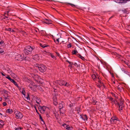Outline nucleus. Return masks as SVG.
<instances>
[{
    "mask_svg": "<svg viewBox=\"0 0 130 130\" xmlns=\"http://www.w3.org/2000/svg\"><path fill=\"white\" fill-rule=\"evenodd\" d=\"M57 82L58 84L61 86H63L68 87L69 86V83L64 80H58Z\"/></svg>",
    "mask_w": 130,
    "mask_h": 130,
    "instance_id": "obj_3",
    "label": "nucleus"
},
{
    "mask_svg": "<svg viewBox=\"0 0 130 130\" xmlns=\"http://www.w3.org/2000/svg\"><path fill=\"white\" fill-rule=\"evenodd\" d=\"M20 32L22 33L23 34H25L26 32L24 30H22L20 31Z\"/></svg>",
    "mask_w": 130,
    "mask_h": 130,
    "instance_id": "obj_53",
    "label": "nucleus"
},
{
    "mask_svg": "<svg viewBox=\"0 0 130 130\" xmlns=\"http://www.w3.org/2000/svg\"><path fill=\"white\" fill-rule=\"evenodd\" d=\"M36 101L37 104H39V103L41 102V100L40 98H37V97H36Z\"/></svg>",
    "mask_w": 130,
    "mask_h": 130,
    "instance_id": "obj_22",
    "label": "nucleus"
},
{
    "mask_svg": "<svg viewBox=\"0 0 130 130\" xmlns=\"http://www.w3.org/2000/svg\"><path fill=\"white\" fill-rule=\"evenodd\" d=\"M35 66L38 67L40 71L41 72H44L46 71V67L43 64L39 65L37 64H36Z\"/></svg>",
    "mask_w": 130,
    "mask_h": 130,
    "instance_id": "obj_2",
    "label": "nucleus"
},
{
    "mask_svg": "<svg viewBox=\"0 0 130 130\" xmlns=\"http://www.w3.org/2000/svg\"><path fill=\"white\" fill-rule=\"evenodd\" d=\"M4 52V51L3 48H0V54L3 53Z\"/></svg>",
    "mask_w": 130,
    "mask_h": 130,
    "instance_id": "obj_39",
    "label": "nucleus"
},
{
    "mask_svg": "<svg viewBox=\"0 0 130 130\" xmlns=\"http://www.w3.org/2000/svg\"><path fill=\"white\" fill-rule=\"evenodd\" d=\"M26 57H24V55H22L21 54H19L15 56V59L16 60L18 61H22L24 60H26Z\"/></svg>",
    "mask_w": 130,
    "mask_h": 130,
    "instance_id": "obj_4",
    "label": "nucleus"
},
{
    "mask_svg": "<svg viewBox=\"0 0 130 130\" xmlns=\"http://www.w3.org/2000/svg\"><path fill=\"white\" fill-rule=\"evenodd\" d=\"M77 56L79 58L82 59V60L84 61H85L86 60H87L84 58L80 54H77Z\"/></svg>",
    "mask_w": 130,
    "mask_h": 130,
    "instance_id": "obj_17",
    "label": "nucleus"
},
{
    "mask_svg": "<svg viewBox=\"0 0 130 130\" xmlns=\"http://www.w3.org/2000/svg\"><path fill=\"white\" fill-rule=\"evenodd\" d=\"M6 78L9 79L11 82L13 83L16 87H18V86L17 82L15 81L14 79H11L9 75H7V76L6 77Z\"/></svg>",
    "mask_w": 130,
    "mask_h": 130,
    "instance_id": "obj_9",
    "label": "nucleus"
},
{
    "mask_svg": "<svg viewBox=\"0 0 130 130\" xmlns=\"http://www.w3.org/2000/svg\"><path fill=\"white\" fill-rule=\"evenodd\" d=\"M117 121H119V120L118 118L116 117H112L111 118L110 120V121L112 124L116 123Z\"/></svg>",
    "mask_w": 130,
    "mask_h": 130,
    "instance_id": "obj_8",
    "label": "nucleus"
},
{
    "mask_svg": "<svg viewBox=\"0 0 130 130\" xmlns=\"http://www.w3.org/2000/svg\"><path fill=\"white\" fill-rule=\"evenodd\" d=\"M72 46V44L71 43H69L68 44H67V47L68 48H69L71 47Z\"/></svg>",
    "mask_w": 130,
    "mask_h": 130,
    "instance_id": "obj_31",
    "label": "nucleus"
},
{
    "mask_svg": "<svg viewBox=\"0 0 130 130\" xmlns=\"http://www.w3.org/2000/svg\"><path fill=\"white\" fill-rule=\"evenodd\" d=\"M98 103V101L95 100H93L92 102V104L95 105L97 103Z\"/></svg>",
    "mask_w": 130,
    "mask_h": 130,
    "instance_id": "obj_33",
    "label": "nucleus"
},
{
    "mask_svg": "<svg viewBox=\"0 0 130 130\" xmlns=\"http://www.w3.org/2000/svg\"><path fill=\"white\" fill-rule=\"evenodd\" d=\"M122 11L124 13H126L127 12V11L126 9H125L124 10H122Z\"/></svg>",
    "mask_w": 130,
    "mask_h": 130,
    "instance_id": "obj_49",
    "label": "nucleus"
},
{
    "mask_svg": "<svg viewBox=\"0 0 130 130\" xmlns=\"http://www.w3.org/2000/svg\"><path fill=\"white\" fill-rule=\"evenodd\" d=\"M124 108L123 105H119V111H120L121 110L123 109Z\"/></svg>",
    "mask_w": 130,
    "mask_h": 130,
    "instance_id": "obj_27",
    "label": "nucleus"
},
{
    "mask_svg": "<svg viewBox=\"0 0 130 130\" xmlns=\"http://www.w3.org/2000/svg\"><path fill=\"white\" fill-rule=\"evenodd\" d=\"M92 29L93 30H95V28H93V27H92Z\"/></svg>",
    "mask_w": 130,
    "mask_h": 130,
    "instance_id": "obj_64",
    "label": "nucleus"
},
{
    "mask_svg": "<svg viewBox=\"0 0 130 130\" xmlns=\"http://www.w3.org/2000/svg\"><path fill=\"white\" fill-rule=\"evenodd\" d=\"M98 82L99 83H100L101 84V80H99Z\"/></svg>",
    "mask_w": 130,
    "mask_h": 130,
    "instance_id": "obj_61",
    "label": "nucleus"
},
{
    "mask_svg": "<svg viewBox=\"0 0 130 130\" xmlns=\"http://www.w3.org/2000/svg\"><path fill=\"white\" fill-rule=\"evenodd\" d=\"M4 121L2 120H0V127H3L4 125Z\"/></svg>",
    "mask_w": 130,
    "mask_h": 130,
    "instance_id": "obj_20",
    "label": "nucleus"
},
{
    "mask_svg": "<svg viewBox=\"0 0 130 130\" xmlns=\"http://www.w3.org/2000/svg\"><path fill=\"white\" fill-rule=\"evenodd\" d=\"M59 38H58L56 39V43L57 44H58L59 43Z\"/></svg>",
    "mask_w": 130,
    "mask_h": 130,
    "instance_id": "obj_41",
    "label": "nucleus"
},
{
    "mask_svg": "<svg viewBox=\"0 0 130 130\" xmlns=\"http://www.w3.org/2000/svg\"><path fill=\"white\" fill-rule=\"evenodd\" d=\"M43 23H45L46 24L48 25H51V26H53L54 25L53 24V21L50 19H45L43 21Z\"/></svg>",
    "mask_w": 130,
    "mask_h": 130,
    "instance_id": "obj_6",
    "label": "nucleus"
},
{
    "mask_svg": "<svg viewBox=\"0 0 130 130\" xmlns=\"http://www.w3.org/2000/svg\"><path fill=\"white\" fill-rule=\"evenodd\" d=\"M58 23L62 25H65V23L63 21H58Z\"/></svg>",
    "mask_w": 130,
    "mask_h": 130,
    "instance_id": "obj_18",
    "label": "nucleus"
},
{
    "mask_svg": "<svg viewBox=\"0 0 130 130\" xmlns=\"http://www.w3.org/2000/svg\"><path fill=\"white\" fill-rule=\"evenodd\" d=\"M39 116L40 117V119H41V120L42 122H43L44 123V120H43V119L41 114H39Z\"/></svg>",
    "mask_w": 130,
    "mask_h": 130,
    "instance_id": "obj_35",
    "label": "nucleus"
},
{
    "mask_svg": "<svg viewBox=\"0 0 130 130\" xmlns=\"http://www.w3.org/2000/svg\"><path fill=\"white\" fill-rule=\"evenodd\" d=\"M22 94H23L24 96L25 95V88H23L22 89Z\"/></svg>",
    "mask_w": 130,
    "mask_h": 130,
    "instance_id": "obj_29",
    "label": "nucleus"
},
{
    "mask_svg": "<svg viewBox=\"0 0 130 130\" xmlns=\"http://www.w3.org/2000/svg\"><path fill=\"white\" fill-rule=\"evenodd\" d=\"M67 125V124H65V123H64V124H63L62 125V126H63L65 128H66V126Z\"/></svg>",
    "mask_w": 130,
    "mask_h": 130,
    "instance_id": "obj_47",
    "label": "nucleus"
},
{
    "mask_svg": "<svg viewBox=\"0 0 130 130\" xmlns=\"http://www.w3.org/2000/svg\"><path fill=\"white\" fill-rule=\"evenodd\" d=\"M115 56H116V57L117 58L121 59L123 58L122 56L121 55H120L117 53Z\"/></svg>",
    "mask_w": 130,
    "mask_h": 130,
    "instance_id": "obj_23",
    "label": "nucleus"
},
{
    "mask_svg": "<svg viewBox=\"0 0 130 130\" xmlns=\"http://www.w3.org/2000/svg\"><path fill=\"white\" fill-rule=\"evenodd\" d=\"M80 118L84 121H86L88 119V117L87 115H83L79 114Z\"/></svg>",
    "mask_w": 130,
    "mask_h": 130,
    "instance_id": "obj_12",
    "label": "nucleus"
},
{
    "mask_svg": "<svg viewBox=\"0 0 130 130\" xmlns=\"http://www.w3.org/2000/svg\"><path fill=\"white\" fill-rule=\"evenodd\" d=\"M108 99L109 100L111 101L112 102L114 101V99L112 98L111 96H108Z\"/></svg>",
    "mask_w": 130,
    "mask_h": 130,
    "instance_id": "obj_30",
    "label": "nucleus"
},
{
    "mask_svg": "<svg viewBox=\"0 0 130 130\" xmlns=\"http://www.w3.org/2000/svg\"><path fill=\"white\" fill-rule=\"evenodd\" d=\"M14 113L15 115V118L17 119H21L23 116L22 113L19 111H15Z\"/></svg>",
    "mask_w": 130,
    "mask_h": 130,
    "instance_id": "obj_5",
    "label": "nucleus"
},
{
    "mask_svg": "<svg viewBox=\"0 0 130 130\" xmlns=\"http://www.w3.org/2000/svg\"><path fill=\"white\" fill-rule=\"evenodd\" d=\"M23 129V127H21L19 126L17 128H16L15 129V130H18L19 129Z\"/></svg>",
    "mask_w": 130,
    "mask_h": 130,
    "instance_id": "obj_38",
    "label": "nucleus"
},
{
    "mask_svg": "<svg viewBox=\"0 0 130 130\" xmlns=\"http://www.w3.org/2000/svg\"><path fill=\"white\" fill-rule=\"evenodd\" d=\"M2 97H0V101H1L2 100Z\"/></svg>",
    "mask_w": 130,
    "mask_h": 130,
    "instance_id": "obj_63",
    "label": "nucleus"
},
{
    "mask_svg": "<svg viewBox=\"0 0 130 130\" xmlns=\"http://www.w3.org/2000/svg\"><path fill=\"white\" fill-rule=\"evenodd\" d=\"M26 98L27 100H29V96L28 95L26 97Z\"/></svg>",
    "mask_w": 130,
    "mask_h": 130,
    "instance_id": "obj_55",
    "label": "nucleus"
},
{
    "mask_svg": "<svg viewBox=\"0 0 130 130\" xmlns=\"http://www.w3.org/2000/svg\"><path fill=\"white\" fill-rule=\"evenodd\" d=\"M77 53V51L76 50H75L72 51V55H76Z\"/></svg>",
    "mask_w": 130,
    "mask_h": 130,
    "instance_id": "obj_26",
    "label": "nucleus"
},
{
    "mask_svg": "<svg viewBox=\"0 0 130 130\" xmlns=\"http://www.w3.org/2000/svg\"><path fill=\"white\" fill-rule=\"evenodd\" d=\"M2 93H4L6 95V96L7 97H9V95L8 93V92L5 89H3L2 90Z\"/></svg>",
    "mask_w": 130,
    "mask_h": 130,
    "instance_id": "obj_15",
    "label": "nucleus"
},
{
    "mask_svg": "<svg viewBox=\"0 0 130 130\" xmlns=\"http://www.w3.org/2000/svg\"><path fill=\"white\" fill-rule=\"evenodd\" d=\"M77 113H79L81 111V109L80 107L78 109H77Z\"/></svg>",
    "mask_w": 130,
    "mask_h": 130,
    "instance_id": "obj_34",
    "label": "nucleus"
},
{
    "mask_svg": "<svg viewBox=\"0 0 130 130\" xmlns=\"http://www.w3.org/2000/svg\"><path fill=\"white\" fill-rule=\"evenodd\" d=\"M7 19L6 20H12L10 18H7Z\"/></svg>",
    "mask_w": 130,
    "mask_h": 130,
    "instance_id": "obj_59",
    "label": "nucleus"
},
{
    "mask_svg": "<svg viewBox=\"0 0 130 130\" xmlns=\"http://www.w3.org/2000/svg\"><path fill=\"white\" fill-rule=\"evenodd\" d=\"M111 94H112V95L113 96H114L115 98L116 97L115 96V93H114L112 92H111Z\"/></svg>",
    "mask_w": 130,
    "mask_h": 130,
    "instance_id": "obj_52",
    "label": "nucleus"
},
{
    "mask_svg": "<svg viewBox=\"0 0 130 130\" xmlns=\"http://www.w3.org/2000/svg\"><path fill=\"white\" fill-rule=\"evenodd\" d=\"M66 61L68 62V63H69L70 64L69 66V67H70L71 68H72V65L73 64V63L72 62H70L68 60H66Z\"/></svg>",
    "mask_w": 130,
    "mask_h": 130,
    "instance_id": "obj_19",
    "label": "nucleus"
},
{
    "mask_svg": "<svg viewBox=\"0 0 130 130\" xmlns=\"http://www.w3.org/2000/svg\"><path fill=\"white\" fill-rule=\"evenodd\" d=\"M92 77L93 79L94 80L96 79V77L95 75L94 74H93L92 75Z\"/></svg>",
    "mask_w": 130,
    "mask_h": 130,
    "instance_id": "obj_32",
    "label": "nucleus"
},
{
    "mask_svg": "<svg viewBox=\"0 0 130 130\" xmlns=\"http://www.w3.org/2000/svg\"><path fill=\"white\" fill-rule=\"evenodd\" d=\"M32 75L33 78L35 80L37 81H38V79L39 78V76L37 75H35L34 74H32Z\"/></svg>",
    "mask_w": 130,
    "mask_h": 130,
    "instance_id": "obj_14",
    "label": "nucleus"
},
{
    "mask_svg": "<svg viewBox=\"0 0 130 130\" xmlns=\"http://www.w3.org/2000/svg\"><path fill=\"white\" fill-rule=\"evenodd\" d=\"M2 74V75L3 76H5L6 75V74H5V73L3 72H0Z\"/></svg>",
    "mask_w": 130,
    "mask_h": 130,
    "instance_id": "obj_45",
    "label": "nucleus"
},
{
    "mask_svg": "<svg viewBox=\"0 0 130 130\" xmlns=\"http://www.w3.org/2000/svg\"><path fill=\"white\" fill-rule=\"evenodd\" d=\"M117 104L119 106L120 105V103L119 102H117Z\"/></svg>",
    "mask_w": 130,
    "mask_h": 130,
    "instance_id": "obj_62",
    "label": "nucleus"
},
{
    "mask_svg": "<svg viewBox=\"0 0 130 130\" xmlns=\"http://www.w3.org/2000/svg\"><path fill=\"white\" fill-rule=\"evenodd\" d=\"M97 86L98 87L100 88L101 87V86L99 84L97 85Z\"/></svg>",
    "mask_w": 130,
    "mask_h": 130,
    "instance_id": "obj_56",
    "label": "nucleus"
},
{
    "mask_svg": "<svg viewBox=\"0 0 130 130\" xmlns=\"http://www.w3.org/2000/svg\"><path fill=\"white\" fill-rule=\"evenodd\" d=\"M4 42L3 41H2L0 42V44H2Z\"/></svg>",
    "mask_w": 130,
    "mask_h": 130,
    "instance_id": "obj_57",
    "label": "nucleus"
},
{
    "mask_svg": "<svg viewBox=\"0 0 130 130\" xmlns=\"http://www.w3.org/2000/svg\"><path fill=\"white\" fill-rule=\"evenodd\" d=\"M117 54V53L115 52H112L111 53V54L112 55L114 56H116V54Z\"/></svg>",
    "mask_w": 130,
    "mask_h": 130,
    "instance_id": "obj_46",
    "label": "nucleus"
},
{
    "mask_svg": "<svg viewBox=\"0 0 130 130\" xmlns=\"http://www.w3.org/2000/svg\"><path fill=\"white\" fill-rule=\"evenodd\" d=\"M75 66L77 67H80V65L79 64H78L76 63L75 62L74 63H73V64Z\"/></svg>",
    "mask_w": 130,
    "mask_h": 130,
    "instance_id": "obj_37",
    "label": "nucleus"
},
{
    "mask_svg": "<svg viewBox=\"0 0 130 130\" xmlns=\"http://www.w3.org/2000/svg\"><path fill=\"white\" fill-rule=\"evenodd\" d=\"M114 1L117 3H125L127 2V1H130V0H113Z\"/></svg>",
    "mask_w": 130,
    "mask_h": 130,
    "instance_id": "obj_10",
    "label": "nucleus"
},
{
    "mask_svg": "<svg viewBox=\"0 0 130 130\" xmlns=\"http://www.w3.org/2000/svg\"><path fill=\"white\" fill-rule=\"evenodd\" d=\"M47 107L45 106H39L38 107V109L39 110L40 112L42 113H44V111H45V109Z\"/></svg>",
    "mask_w": 130,
    "mask_h": 130,
    "instance_id": "obj_7",
    "label": "nucleus"
},
{
    "mask_svg": "<svg viewBox=\"0 0 130 130\" xmlns=\"http://www.w3.org/2000/svg\"><path fill=\"white\" fill-rule=\"evenodd\" d=\"M40 46L43 48H44L45 47H47V46H49L48 45H46V44H44L43 45H42L41 43H40Z\"/></svg>",
    "mask_w": 130,
    "mask_h": 130,
    "instance_id": "obj_25",
    "label": "nucleus"
},
{
    "mask_svg": "<svg viewBox=\"0 0 130 130\" xmlns=\"http://www.w3.org/2000/svg\"><path fill=\"white\" fill-rule=\"evenodd\" d=\"M68 4L70 5L72 7H75V5L70 3H68Z\"/></svg>",
    "mask_w": 130,
    "mask_h": 130,
    "instance_id": "obj_43",
    "label": "nucleus"
},
{
    "mask_svg": "<svg viewBox=\"0 0 130 130\" xmlns=\"http://www.w3.org/2000/svg\"><path fill=\"white\" fill-rule=\"evenodd\" d=\"M8 97H5L4 98V99L5 100V101L8 99Z\"/></svg>",
    "mask_w": 130,
    "mask_h": 130,
    "instance_id": "obj_58",
    "label": "nucleus"
},
{
    "mask_svg": "<svg viewBox=\"0 0 130 130\" xmlns=\"http://www.w3.org/2000/svg\"><path fill=\"white\" fill-rule=\"evenodd\" d=\"M11 28H6L5 29V30L6 31H11Z\"/></svg>",
    "mask_w": 130,
    "mask_h": 130,
    "instance_id": "obj_40",
    "label": "nucleus"
},
{
    "mask_svg": "<svg viewBox=\"0 0 130 130\" xmlns=\"http://www.w3.org/2000/svg\"><path fill=\"white\" fill-rule=\"evenodd\" d=\"M54 96H53V103L56 106L58 104V103L57 102V98L56 96H55L56 95L55 94Z\"/></svg>",
    "mask_w": 130,
    "mask_h": 130,
    "instance_id": "obj_11",
    "label": "nucleus"
},
{
    "mask_svg": "<svg viewBox=\"0 0 130 130\" xmlns=\"http://www.w3.org/2000/svg\"><path fill=\"white\" fill-rule=\"evenodd\" d=\"M6 101V102H8V103H9V104H11V101L9 100V99L8 98V99Z\"/></svg>",
    "mask_w": 130,
    "mask_h": 130,
    "instance_id": "obj_36",
    "label": "nucleus"
},
{
    "mask_svg": "<svg viewBox=\"0 0 130 130\" xmlns=\"http://www.w3.org/2000/svg\"><path fill=\"white\" fill-rule=\"evenodd\" d=\"M64 107V105L62 103L59 104V109L60 114H63V112L61 110V109Z\"/></svg>",
    "mask_w": 130,
    "mask_h": 130,
    "instance_id": "obj_13",
    "label": "nucleus"
},
{
    "mask_svg": "<svg viewBox=\"0 0 130 130\" xmlns=\"http://www.w3.org/2000/svg\"><path fill=\"white\" fill-rule=\"evenodd\" d=\"M39 89L42 92L43 91V89L40 87L39 86L38 87Z\"/></svg>",
    "mask_w": 130,
    "mask_h": 130,
    "instance_id": "obj_42",
    "label": "nucleus"
},
{
    "mask_svg": "<svg viewBox=\"0 0 130 130\" xmlns=\"http://www.w3.org/2000/svg\"><path fill=\"white\" fill-rule=\"evenodd\" d=\"M35 48L34 46H31L30 45L26 46L23 50V53L26 55H28L31 53L32 51L34 50Z\"/></svg>",
    "mask_w": 130,
    "mask_h": 130,
    "instance_id": "obj_1",
    "label": "nucleus"
},
{
    "mask_svg": "<svg viewBox=\"0 0 130 130\" xmlns=\"http://www.w3.org/2000/svg\"><path fill=\"white\" fill-rule=\"evenodd\" d=\"M3 105L4 106H6L7 105V103L5 102H4L3 103Z\"/></svg>",
    "mask_w": 130,
    "mask_h": 130,
    "instance_id": "obj_51",
    "label": "nucleus"
},
{
    "mask_svg": "<svg viewBox=\"0 0 130 130\" xmlns=\"http://www.w3.org/2000/svg\"><path fill=\"white\" fill-rule=\"evenodd\" d=\"M9 11H7V13H5L4 15V17L3 18L4 19H5L6 18H8V17H7L9 15Z\"/></svg>",
    "mask_w": 130,
    "mask_h": 130,
    "instance_id": "obj_21",
    "label": "nucleus"
},
{
    "mask_svg": "<svg viewBox=\"0 0 130 130\" xmlns=\"http://www.w3.org/2000/svg\"><path fill=\"white\" fill-rule=\"evenodd\" d=\"M11 32H14L15 31L13 30L12 29H11Z\"/></svg>",
    "mask_w": 130,
    "mask_h": 130,
    "instance_id": "obj_60",
    "label": "nucleus"
},
{
    "mask_svg": "<svg viewBox=\"0 0 130 130\" xmlns=\"http://www.w3.org/2000/svg\"><path fill=\"white\" fill-rule=\"evenodd\" d=\"M56 53L58 57H61L60 55L57 52H56Z\"/></svg>",
    "mask_w": 130,
    "mask_h": 130,
    "instance_id": "obj_48",
    "label": "nucleus"
},
{
    "mask_svg": "<svg viewBox=\"0 0 130 130\" xmlns=\"http://www.w3.org/2000/svg\"><path fill=\"white\" fill-rule=\"evenodd\" d=\"M120 105H123V101H122L121 100H120Z\"/></svg>",
    "mask_w": 130,
    "mask_h": 130,
    "instance_id": "obj_44",
    "label": "nucleus"
},
{
    "mask_svg": "<svg viewBox=\"0 0 130 130\" xmlns=\"http://www.w3.org/2000/svg\"><path fill=\"white\" fill-rule=\"evenodd\" d=\"M6 112L7 113L10 114L13 112V110L12 109H8L6 110Z\"/></svg>",
    "mask_w": 130,
    "mask_h": 130,
    "instance_id": "obj_16",
    "label": "nucleus"
},
{
    "mask_svg": "<svg viewBox=\"0 0 130 130\" xmlns=\"http://www.w3.org/2000/svg\"><path fill=\"white\" fill-rule=\"evenodd\" d=\"M46 116L48 117H50V115L48 114L47 113H46Z\"/></svg>",
    "mask_w": 130,
    "mask_h": 130,
    "instance_id": "obj_54",
    "label": "nucleus"
},
{
    "mask_svg": "<svg viewBox=\"0 0 130 130\" xmlns=\"http://www.w3.org/2000/svg\"><path fill=\"white\" fill-rule=\"evenodd\" d=\"M49 55H50L52 58L55 59H56V57L52 54L50 53H49Z\"/></svg>",
    "mask_w": 130,
    "mask_h": 130,
    "instance_id": "obj_28",
    "label": "nucleus"
},
{
    "mask_svg": "<svg viewBox=\"0 0 130 130\" xmlns=\"http://www.w3.org/2000/svg\"><path fill=\"white\" fill-rule=\"evenodd\" d=\"M66 129L67 130H73V127H70L69 125L66 126Z\"/></svg>",
    "mask_w": 130,
    "mask_h": 130,
    "instance_id": "obj_24",
    "label": "nucleus"
},
{
    "mask_svg": "<svg viewBox=\"0 0 130 130\" xmlns=\"http://www.w3.org/2000/svg\"><path fill=\"white\" fill-rule=\"evenodd\" d=\"M73 106V103H71L69 105V106L70 107H72Z\"/></svg>",
    "mask_w": 130,
    "mask_h": 130,
    "instance_id": "obj_50",
    "label": "nucleus"
}]
</instances>
